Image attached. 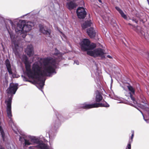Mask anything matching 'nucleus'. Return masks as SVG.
Masks as SVG:
<instances>
[{
  "label": "nucleus",
  "mask_w": 149,
  "mask_h": 149,
  "mask_svg": "<svg viewBox=\"0 0 149 149\" xmlns=\"http://www.w3.org/2000/svg\"><path fill=\"white\" fill-rule=\"evenodd\" d=\"M22 61L25 64L26 73L30 78H35L36 81V86L42 89L45 85V76L50 77L56 74L58 61L57 59L51 57L44 58L42 61L34 63L31 69V63L25 55L22 56Z\"/></svg>",
  "instance_id": "f257e3e1"
},
{
  "label": "nucleus",
  "mask_w": 149,
  "mask_h": 149,
  "mask_svg": "<svg viewBox=\"0 0 149 149\" xmlns=\"http://www.w3.org/2000/svg\"><path fill=\"white\" fill-rule=\"evenodd\" d=\"M127 88L130 91L129 92L130 97L134 104H131V105L139 111L142 114L144 120L146 123H149V105L147 104L145 98L143 96L141 98L140 101L143 104L137 103L133 96L135 94L134 89L130 86H128Z\"/></svg>",
  "instance_id": "f03ea898"
},
{
  "label": "nucleus",
  "mask_w": 149,
  "mask_h": 149,
  "mask_svg": "<svg viewBox=\"0 0 149 149\" xmlns=\"http://www.w3.org/2000/svg\"><path fill=\"white\" fill-rule=\"evenodd\" d=\"M13 95H12L10 97L5 101L7 105L6 112L8 117V124L11 127L12 130L15 133L17 134V128L13 122L12 117V115L11 111V102Z\"/></svg>",
  "instance_id": "7ed1b4c3"
},
{
  "label": "nucleus",
  "mask_w": 149,
  "mask_h": 149,
  "mask_svg": "<svg viewBox=\"0 0 149 149\" xmlns=\"http://www.w3.org/2000/svg\"><path fill=\"white\" fill-rule=\"evenodd\" d=\"M34 144H37L36 147L40 149H50L49 146L44 143L39 138L35 136H28V141H26V144H27V145H29Z\"/></svg>",
  "instance_id": "20e7f679"
},
{
  "label": "nucleus",
  "mask_w": 149,
  "mask_h": 149,
  "mask_svg": "<svg viewBox=\"0 0 149 149\" xmlns=\"http://www.w3.org/2000/svg\"><path fill=\"white\" fill-rule=\"evenodd\" d=\"M80 45L81 49L83 51L92 49L96 47L95 44H91L89 40L87 39H84L81 42Z\"/></svg>",
  "instance_id": "39448f33"
},
{
  "label": "nucleus",
  "mask_w": 149,
  "mask_h": 149,
  "mask_svg": "<svg viewBox=\"0 0 149 149\" xmlns=\"http://www.w3.org/2000/svg\"><path fill=\"white\" fill-rule=\"evenodd\" d=\"M87 54L94 57H100L102 58L104 57V51L100 48L96 49L93 50H88Z\"/></svg>",
  "instance_id": "423d86ee"
},
{
  "label": "nucleus",
  "mask_w": 149,
  "mask_h": 149,
  "mask_svg": "<svg viewBox=\"0 0 149 149\" xmlns=\"http://www.w3.org/2000/svg\"><path fill=\"white\" fill-rule=\"evenodd\" d=\"M109 105L106 102L104 101L103 103H95L93 104H85L83 105L82 107L84 108L90 109L93 108L98 107H109Z\"/></svg>",
  "instance_id": "0eeeda50"
},
{
  "label": "nucleus",
  "mask_w": 149,
  "mask_h": 149,
  "mask_svg": "<svg viewBox=\"0 0 149 149\" xmlns=\"http://www.w3.org/2000/svg\"><path fill=\"white\" fill-rule=\"evenodd\" d=\"M18 85L17 84L10 83L9 87L6 91L7 93L11 95L15 94L18 89Z\"/></svg>",
  "instance_id": "6e6552de"
},
{
  "label": "nucleus",
  "mask_w": 149,
  "mask_h": 149,
  "mask_svg": "<svg viewBox=\"0 0 149 149\" xmlns=\"http://www.w3.org/2000/svg\"><path fill=\"white\" fill-rule=\"evenodd\" d=\"M76 13L79 18L83 19L86 16V13L83 7H78Z\"/></svg>",
  "instance_id": "1a4fd4ad"
},
{
  "label": "nucleus",
  "mask_w": 149,
  "mask_h": 149,
  "mask_svg": "<svg viewBox=\"0 0 149 149\" xmlns=\"http://www.w3.org/2000/svg\"><path fill=\"white\" fill-rule=\"evenodd\" d=\"M40 31L46 36L49 37L51 33V30L48 29L46 26H44L41 24L39 25Z\"/></svg>",
  "instance_id": "9d476101"
},
{
  "label": "nucleus",
  "mask_w": 149,
  "mask_h": 149,
  "mask_svg": "<svg viewBox=\"0 0 149 149\" xmlns=\"http://www.w3.org/2000/svg\"><path fill=\"white\" fill-rule=\"evenodd\" d=\"M34 26V23L31 22H28L26 24L24 25L23 32L27 33L31 30L32 27Z\"/></svg>",
  "instance_id": "9b49d317"
},
{
  "label": "nucleus",
  "mask_w": 149,
  "mask_h": 149,
  "mask_svg": "<svg viewBox=\"0 0 149 149\" xmlns=\"http://www.w3.org/2000/svg\"><path fill=\"white\" fill-rule=\"evenodd\" d=\"M25 52L29 57L32 56L34 54V51L32 45H29L25 50Z\"/></svg>",
  "instance_id": "f8f14e48"
},
{
  "label": "nucleus",
  "mask_w": 149,
  "mask_h": 149,
  "mask_svg": "<svg viewBox=\"0 0 149 149\" xmlns=\"http://www.w3.org/2000/svg\"><path fill=\"white\" fill-rule=\"evenodd\" d=\"M66 6L67 8L70 10L74 9L75 8H76L77 6L75 3L72 1L67 3Z\"/></svg>",
  "instance_id": "ddd939ff"
},
{
  "label": "nucleus",
  "mask_w": 149,
  "mask_h": 149,
  "mask_svg": "<svg viewBox=\"0 0 149 149\" xmlns=\"http://www.w3.org/2000/svg\"><path fill=\"white\" fill-rule=\"evenodd\" d=\"M87 33L91 38H93L95 36V32L92 28H90L88 29Z\"/></svg>",
  "instance_id": "4468645a"
},
{
  "label": "nucleus",
  "mask_w": 149,
  "mask_h": 149,
  "mask_svg": "<svg viewBox=\"0 0 149 149\" xmlns=\"http://www.w3.org/2000/svg\"><path fill=\"white\" fill-rule=\"evenodd\" d=\"M5 64L9 74H12L13 73L11 68V66L10 62L8 59H6L5 61Z\"/></svg>",
  "instance_id": "2eb2a0df"
},
{
  "label": "nucleus",
  "mask_w": 149,
  "mask_h": 149,
  "mask_svg": "<svg viewBox=\"0 0 149 149\" xmlns=\"http://www.w3.org/2000/svg\"><path fill=\"white\" fill-rule=\"evenodd\" d=\"M102 97L101 94L98 91H97L96 92L95 101L96 102H100L102 99Z\"/></svg>",
  "instance_id": "dca6fc26"
},
{
  "label": "nucleus",
  "mask_w": 149,
  "mask_h": 149,
  "mask_svg": "<svg viewBox=\"0 0 149 149\" xmlns=\"http://www.w3.org/2000/svg\"><path fill=\"white\" fill-rule=\"evenodd\" d=\"M24 25L22 24L18 23L17 24L16 29H15L16 32L19 31L20 33L23 32V27Z\"/></svg>",
  "instance_id": "f3484780"
},
{
  "label": "nucleus",
  "mask_w": 149,
  "mask_h": 149,
  "mask_svg": "<svg viewBox=\"0 0 149 149\" xmlns=\"http://www.w3.org/2000/svg\"><path fill=\"white\" fill-rule=\"evenodd\" d=\"M135 31L140 36H144L145 33L142 30H141V28L139 26H137L134 29Z\"/></svg>",
  "instance_id": "a211bd4d"
},
{
  "label": "nucleus",
  "mask_w": 149,
  "mask_h": 149,
  "mask_svg": "<svg viewBox=\"0 0 149 149\" xmlns=\"http://www.w3.org/2000/svg\"><path fill=\"white\" fill-rule=\"evenodd\" d=\"M56 119L54 121L55 127H58L60 125V121L59 118H61V116L59 115H57V114H56Z\"/></svg>",
  "instance_id": "6ab92c4d"
},
{
  "label": "nucleus",
  "mask_w": 149,
  "mask_h": 149,
  "mask_svg": "<svg viewBox=\"0 0 149 149\" xmlns=\"http://www.w3.org/2000/svg\"><path fill=\"white\" fill-rule=\"evenodd\" d=\"M115 8L123 18L125 19H127L126 15L124 14L123 11L119 7L116 6L115 7Z\"/></svg>",
  "instance_id": "aec40b11"
},
{
  "label": "nucleus",
  "mask_w": 149,
  "mask_h": 149,
  "mask_svg": "<svg viewBox=\"0 0 149 149\" xmlns=\"http://www.w3.org/2000/svg\"><path fill=\"white\" fill-rule=\"evenodd\" d=\"M91 24L90 21H86L82 25V28L84 29H85L88 27L90 26Z\"/></svg>",
  "instance_id": "412c9836"
},
{
  "label": "nucleus",
  "mask_w": 149,
  "mask_h": 149,
  "mask_svg": "<svg viewBox=\"0 0 149 149\" xmlns=\"http://www.w3.org/2000/svg\"><path fill=\"white\" fill-rule=\"evenodd\" d=\"M19 140L22 143L24 141V144L25 145H27V144H26V141H28V136H20Z\"/></svg>",
  "instance_id": "4be33fe9"
},
{
  "label": "nucleus",
  "mask_w": 149,
  "mask_h": 149,
  "mask_svg": "<svg viewBox=\"0 0 149 149\" xmlns=\"http://www.w3.org/2000/svg\"><path fill=\"white\" fill-rule=\"evenodd\" d=\"M53 54L54 55H59L60 57H61V56L62 55L59 52L56 48L55 49L54 52V53Z\"/></svg>",
  "instance_id": "5701e85b"
},
{
  "label": "nucleus",
  "mask_w": 149,
  "mask_h": 149,
  "mask_svg": "<svg viewBox=\"0 0 149 149\" xmlns=\"http://www.w3.org/2000/svg\"><path fill=\"white\" fill-rule=\"evenodd\" d=\"M134 136V135H133V134H132L131 138L129 140L128 143L127 145H129V144H130V146H131V144L132 143L133 141V138Z\"/></svg>",
  "instance_id": "b1692460"
},
{
  "label": "nucleus",
  "mask_w": 149,
  "mask_h": 149,
  "mask_svg": "<svg viewBox=\"0 0 149 149\" xmlns=\"http://www.w3.org/2000/svg\"><path fill=\"white\" fill-rule=\"evenodd\" d=\"M95 75L96 76V79L97 81V82H98V80L99 78H100V75L96 73Z\"/></svg>",
  "instance_id": "393cba45"
},
{
  "label": "nucleus",
  "mask_w": 149,
  "mask_h": 149,
  "mask_svg": "<svg viewBox=\"0 0 149 149\" xmlns=\"http://www.w3.org/2000/svg\"><path fill=\"white\" fill-rule=\"evenodd\" d=\"M22 77L23 78V80L24 81H28L30 82H31L25 76L22 75Z\"/></svg>",
  "instance_id": "a878e982"
},
{
  "label": "nucleus",
  "mask_w": 149,
  "mask_h": 149,
  "mask_svg": "<svg viewBox=\"0 0 149 149\" xmlns=\"http://www.w3.org/2000/svg\"><path fill=\"white\" fill-rule=\"evenodd\" d=\"M9 34H10V38L11 39L12 43H13V42L15 44V43L14 42L13 40V35H12L9 32Z\"/></svg>",
  "instance_id": "bb28decb"
},
{
  "label": "nucleus",
  "mask_w": 149,
  "mask_h": 149,
  "mask_svg": "<svg viewBox=\"0 0 149 149\" xmlns=\"http://www.w3.org/2000/svg\"><path fill=\"white\" fill-rule=\"evenodd\" d=\"M13 51L16 55H19V53L17 51V50H15V49H13Z\"/></svg>",
  "instance_id": "cd10ccee"
},
{
  "label": "nucleus",
  "mask_w": 149,
  "mask_h": 149,
  "mask_svg": "<svg viewBox=\"0 0 149 149\" xmlns=\"http://www.w3.org/2000/svg\"><path fill=\"white\" fill-rule=\"evenodd\" d=\"M23 33H24L22 35V36L23 38H24L26 35V33L25 32H23Z\"/></svg>",
  "instance_id": "c85d7f7f"
},
{
  "label": "nucleus",
  "mask_w": 149,
  "mask_h": 149,
  "mask_svg": "<svg viewBox=\"0 0 149 149\" xmlns=\"http://www.w3.org/2000/svg\"><path fill=\"white\" fill-rule=\"evenodd\" d=\"M131 146H130V144L127 145L126 149H131Z\"/></svg>",
  "instance_id": "c756f323"
},
{
  "label": "nucleus",
  "mask_w": 149,
  "mask_h": 149,
  "mask_svg": "<svg viewBox=\"0 0 149 149\" xmlns=\"http://www.w3.org/2000/svg\"><path fill=\"white\" fill-rule=\"evenodd\" d=\"M52 3H53L54 5V3L55 4H57L58 3L57 1H55V0H54L52 1Z\"/></svg>",
  "instance_id": "7c9ffc66"
},
{
  "label": "nucleus",
  "mask_w": 149,
  "mask_h": 149,
  "mask_svg": "<svg viewBox=\"0 0 149 149\" xmlns=\"http://www.w3.org/2000/svg\"><path fill=\"white\" fill-rule=\"evenodd\" d=\"M74 63H76V64H77V65H78L79 64V62L78 61H77V60L75 61H74Z\"/></svg>",
  "instance_id": "2f4dec72"
},
{
  "label": "nucleus",
  "mask_w": 149,
  "mask_h": 149,
  "mask_svg": "<svg viewBox=\"0 0 149 149\" xmlns=\"http://www.w3.org/2000/svg\"><path fill=\"white\" fill-rule=\"evenodd\" d=\"M87 104V103H84V104H81L80 106V107H79V108H82L83 109H88L87 108H84L83 107H82V106L84 104Z\"/></svg>",
  "instance_id": "473e14b6"
},
{
  "label": "nucleus",
  "mask_w": 149,
  "mask_h": 149,
  "mask_svg": "<svg viewBox=\"0 0 149 149\" xmlns=\"http://www.w3.org/2000/svg\"><path fill=\"white\" fill-rule=\"evenodd\" d=\"M117 103H124L125 102H124L123 101L121 100L119 102H118Z\"/></svg>",
  "instance_id": "72a5a7b5"
},
{
  "label": "nucleus",
  "mask_w": 149,
  "mask_h": 149,
  "mask_svg": "<svg viewBox=\"0 0 149 149\" xmlns=\"http://www.w3.org/2000/svg\"><path fill=\"white\" fill-rule=\"evenodd\" d=\"M29 149H34V147L33 146H30L29 147Z\"/></svg>",
  "instance_id": "f704fd0d"
},
{
  "label": "nucleus",
  "mask_w": 149,
  "mask_h": 149,
  "mask_svg": "<svg viewBox=\"0 0 149 149\" xmlns=\"http://www.w3.org/2000/svg\"><path fill=\"white\" fill-rule=\"evenodd\" d=\"M63 37L65 38V40H64V41H65V40L66 39V37L64 35H63Z\"/></svg>",
  "instance_id": "c9c22d12"
},
{
  "label": "nucleus",
  "mask_w": 149,
  "mask_h": 149,
  "mask_svg": "<svg viewBox=\"0 0 149 149\" xmlns=\"http://www.w3.org/2000/svg\"><path fill=\"white\" fill-rule=\"evenodd\" d=\"M107 57L109 58H112V57L111 56H110L109 55H108L107 56Z\"/></svg>",
  "instance_id": "e433bc0d"
},
{
  "label": "nucleus",
  "mask_w": 149,
  "mask_h": 149,
  "mask_svg": "<svg viewBox=\"0 0 149 149\" xmlns=\"http://www.w3.org/2000/svg\"><path fill=\"white\" fill-rule=\"evenodd\" d=\"M15 48H17V47H18V45L17 44H15Z\"/></svg>",
  "instance_id": "4c0bfd02"
},
{
  "label": "nucleus",
  "mask_w": 149,
  "mask_h": 149,
  "mask_svg": "<svg viewBox=\"0 0 149 149\" xmlns=\"http://www.w3.org/2000/svg\"><path fill=\"white\" fill-rule=\"evenodd\" d=\"M131 132L132 133V134H133V135H134V132L133 130H132L131 131Z\"/></svg>",
  "instance_id": "58836bf2"
},
{
  "label": "nucleus",
  "mask_w": 149,
  "mask_h": 149,
  "mask_svg": "<svg viewBox=\"0 0 149 149\" xmlns=\"http://www.w3.org/2000/svg\"><path fill=\"white\" fill-rule=\"evenodd\" d=\"M10 23L11 24V25H12L13 24V22H12L11 21H10Z\"/></svg>",
  "instance_id": "ea45409f"
},
{
  "label": "nucleus",
  "mask_w": 149,
  "mask_h": 149,
  "mask_svg": "<svg viewBox=\"0 0 149 149\" xmlns=\"http://www.w3.org/2000/svg\"><path fill=\"white\" fill-rule=\"evenodd\" d=\"M133 21H134L136 23H137V21L134 20V19H133Z\"/></svg>",
  "instance_id": "a19ab883"
},
{
  "label": "nucleus",
  "mask_w": 149,
  "mask_h": 149,
  "mask_svg": "<svg viewBox=\"0 0 149 149\" xmlns=\"http://www.w3.org/2000/svg\"><path fill=\"white\" fill-rule=\"evenodd\" d=\"M148 3V5H149V0H147Z\"/></svg>",
  "instance_id": "79ce46f5"
},
{
  "label": "nucleus",
  "mask_w": 149,
  "mask_h": 149,
  "mask_svg": "<svg viewBox=\"0 0 149 149\" xmlns=\"http://www.w3.org/2000/svg\"><path fill=\"white\" fill-rule=\"evenodd\" d=\"M24 22V20H22L21 21V23H23V22Z\"/></svg>",
  "instance_id": "37998d69"
},
{
  "label": "nucleus",
  "mask_w": 149,
  "mask_h": 149,
  "mask_svg": "<svg viewBox=\"0 0 149 149\" xmlns=\"http://www.w3.org/2000/svg\"><path fill=\"white\" fill-rule=\"evenodd\" d=\"M99 2L100 3H101V0H98Z\"/></svg>",
  "instance_id": "c03bdc74"
},
{
  "label": "nucleus",
  "mask_w": 149,
  "mask_h": 149,
  "mask_svg": "<svg viewBox=\"0 0 149 149\" xmlns=\"http://www.w3.org/2000/svg\"><path fill=\"white\" fill-rule=\"evenodd\" d=\"M51 137V136H50V135L49 136V138L50 139V138Z\"/></svg>",
  "instance_id": "a18cd8bd"
},
{
  "label": "nucleus",
  "mask_w": 149,
  "mask_h": 149,
  "mask_svg": "<svg viewBox=\"0 0 149 149\" xmlns=\"http://www.w3.org/2000/svg\"><path fill=\"white\" fill-rule=\"evenodd\" d=\"M41 90V91H42V92H43V91H42V90Z\"/></svg>",
  "instance_id": "49530a36"
},
{
  "label": "nucleus",
  "mask_w": 149,
  "mask_h": 149,
  "mask_svg": "<svg viewBox=\"0 0 149 149\" xmlns=\"http://www.w3.org/2000/svg\"><path fill=\"white\" fill-rule=\"evenodd\" d=\"M148 95H149V93H148Z\"/></svg>",
  "instance_id": "de8ad7c7"
},
{
  "label": "nucleus",
  "mask_w": 149,
  "mask_h": 149,
  "mask_svg": "<svg viewBox=\"0 0 149 149\" xmlns=\"http://www.w3.org/2000/svg\"><path fill=\"white\" fill-rule=\"evenodd\" d=\"M95 81L96 82V80L95 79Z\"/></svg>",
  "instance_id": "09e8293b"
},
{
  "label": "nucleus",
  "mask_w": 149,
  "mask_h": 149,
  "mask_svg": "<svg viewBox=\"0 0 149 149\" xmlns=\"http://www.w3.org/2000/svg\"><path fill=\"white\" fill-rule=\"evenodd\" d=\"M26 15H24V16H26Z\"/></svg>",
  "instance_id": "8fccbe9b"
}]
</instances>
